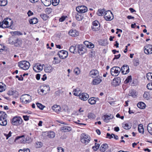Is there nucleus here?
Segmentation results:
<instances>
[{
	"label": "nucleus",
	"instance_id": "nucleus-55",
	"mask_svg": "<svg viewBox=\"0 0 152 152\" xmlns=\"http://www.w3.org/2000/svg\"><path fill=\"white\" fill-rule=\"evenodd\" d=\"M134 64L137 66L139 65V61L138 60H134L133 61Z\"/></svg>",
	"mask_w": 152,
	"mask_h": 152
},
{
	"label": "nucleus",
	"instance_id": "nucleus-51",
	"mask_svg": "<svg viewBox=\"0 0 152 152\" xmlns=\"http://www.w3.org/2000/svg\"><path fill=\"white\" fill-rule=\"evenodd\" d=\"M147 88L148 89L152 90V82L148 84L147 85Z\"/></svg>",
	"mask_w": 152,
	"mask_h": 152
},
{
	"label": "nucleus",
	"instance_id": "nucleus-59",
	"mask_svg": "<svg viewBox=\"0 0 152 152\" xmlns=\"http://www.w3.org/2000/svg\"><path fill=\"white\" fill-rule=\"evenodd\" d=\"M62 109L63 111L65 112L66 111H68V107L67 105H64L63 106Z\"/></svg>",
	"mask_w": 152,
	"mask_h": 152
},
{
	"label": "nucleus",
	"instance_id": "nucleus-15",
	"mask_svg": "<svg viewBox=\"0 0 152 152\" xmlns=\"http://www.w3.org/2000/svg\"><path fill=\"white\" fill-rule=\"evenodd\" d=\"M23 120L20 117L15 116L13 117L12 121V122L16 124H22Z\"/></svg>",
	"mask_w": 152,
	"mask_h": 152
},
{
	"label": "nucleus",
	"instance_id": "nucleus-60",
	"mask_svg": "<svg viewBox=\"0 0 152 152\" xmlns=\"http://www.w3.org/2000/svg\"><path fill=\"white\" fill-rule=\"evenodd\" d=\"M52 4L54 6L57 5V0H52Z\"/></svg>",
	"mask_w": 152,
	"mask_h": 152
},
{
	"label": "nucleus",
	"instance_id": "nucleus-25",
	"mask_svg": "<svg viewBox=\"0 0 152 152\" xmlns=\"http://www.w3.org/2000/svg\"><path fill=\"white\" fill-rule=\"evenodd\" d=\"M20 138L21 139L20 140V142L21 143H25L26 142L27 140L24 137V135H22L21 136L17 137L15 138V140H18Z\"/></svg>",
	"mask_w": 152,
	"mask_h": 152
},
{
	"label": "nucleus",
	"instance_id": "nucleus-26",
	"mask_svg": "<svg viewBox=\"0 0 152 152\" xmlns=\"http://www.w3.org/2000/svg\"><path fill=\"white\" fill-rule=\"evenodd\" d=\"M84 44L89 48H93L94 47V45L93 43L87 41H84Z\"/></svg>",
	"mask_w": 152,
	"mask_h": 152
},
{
	"label": "nucleus",
	"instance_id": "nucleus-58",
	"mask_svg": "<svg viewBox=\"0 0 152 152\" xmlns=\"http://www.w3.org/2000/svg\"><path fill=\"white\" fill-rule=\"evenodd\" d=\"M113 134H110L108 133L107 134V136L106 138H108L110 139H111L113 137Z\"/></svg>",
	"mask_w": 152,
	"mask_h": 152
},
{
	"label": "nucleus",
	"instance_id": "nucleus-21",
	"mask_svg": "<svg viewBox=\"0 0 152 152\" xmlns=\"http://www.w3.org/2000/svg\"><path fill=\"white\" fill-rule=\"evenodd\" d=\"M121 79L119 77L115 78L113 80L112 84L116 86L119 85L121 83Z\"/></svg>",
	"mask_w": 152,
	"mask_h": 152
},
{
	"label": "nucleus",
	"instance_id": "nucleus-28",
	"mask_svg": "<svg viewBox=\"0 0 152 152\" xmlns=\"http://www.w3.org/2000/svg\"><path fill=\"white\" fill-rule=\"evenodd\" d=\"M73 15H75V18L78 21H80L82 20L83 18V16L79 15L77 13L75 12H74L73 13Z\"/></svg>",
	"mask_w": 152,
	"mask_h": 152
},
{
	"label": "nucleus",
	"instance_id": "nucleus-8",
	"mask_svg": "<svg viewBox=\"0 0 152 152\" xmlns=\"http://www.w3.org/2000/svg\"><path fill=\"white\" fill-rule=\"evenodd\" d=\"M91 28L94 31H98L100 29V25L98 21L95 20L93 22Z\"/></svg>",
	"mask_w": 152,
	"mask_h": 152
},
{
	"label": "nucleus",
	"instance_id": "nucleus-54",
	"mask_svg": "<svg viewBox=\"0 0 152 152\" xmlns=\"http://www.w3.org/2000/svg\"><path fill=\"white\" fill-rule=\"evenodd\" d=\"M67 18V16H63L61 17V18L59 19V21L60 22H63L64 21L66 18Z\"/></svg>",
	"mask_w": 152,
	"mask_h": 152
},
{
	"label": "nucleus",
	"instance_id": "nucleus-64",
	"mask_svg": "<svg viewBox=\"0 0 152 152\" xmlns=\"http://www.w3.org/2000/svg\"><path fill=\"white\" fill-rule=\"evenodd\" d=\"M5 46L3 45L0 44V52L1 50H4L5 49Z\"/></svg>",
	"mask_w": 152,
	"mask_h": 152
},
{
	"label": "nucleus",
	"instance_id": "nucleus-30",
	"mask_svg": "<svg viewBox=\"0 0 152 152\" xmlns=\"http://www.w3.org/2000/svg\"><path fill=\"white\" fill-rule=\"evenodd\" d=\"M30 24H35L38 22V20L37 18H34L32 19H30L29 21Z\"/></svg>",
	"mask_w": 152,
	"mask_h": 152
},
{
	"label": "nucleus",
	"instance_id": "nucleus-47",
	"mask_svg": "<svg viewBox=\"0 0 152 152\" xmlns=\"http://www.w3.org/2000/svg\"><path fill=\"white\" fill-rule=\"evenodd\" d=\"M18 152H30V150L28 148H24L23 149H20Z\"/></svg>",
	"mask_w": 152,
	"mask_h": 152
},
{
	"label": "nucleus",
	"instance_id": "nucleus-57",
	"mask_svg": "<svg viewBox=\"0 0 152 152\" xmlns=\"http://www.w3.org/2000/svg\"><path fill=\"white\" fill-rule=\"evenodd\" d=\"M57 105L55 104L53 105L52 107V110L56 112L57 111Z\"/></svg>",
	"mask_w": 152,
	"mask_h": 152
},
{
	"label": "nucleus",
	"instance_id": "nucleus-11",
	"mask_svg": "<svg viewBox=\"0 0 152 152\" xmlns=\"http://www.w3.org/2000/svg\"><path fill=\"white\" fill-rule=\"evenodd\" d=\"M76 10L79 13H84L87 11V8L85 6L82 5L77 7Z\"/></svg>",
	"mask_w": 152,
	"mask_h": 152
},
{
	"label": "nucleus",
	"instance_id": "nucleus-36",
	"mask_svg": "<svg viewBox=\"0 0 152 152\" xmlns=\"http://www.w3.org/2000/svg\"><path fill=\"white\" fill-rule=\"evenodd\" d=\"M52 68L50 66H47L45 69V72H50L52 71Z\"/></svg>",
	"mask_w": 152,
	"mask_h": 152
},
{
	"label": "nucleus",
	"instance_id": "nucleus-43",
	"mask_svg": "<svg viewBox=\"0 0 152 152\" xmlns=\"http://www.w3.org/2000/svg\"><path fill=\"white\" fill-rule=\"evenodd\" d=\"M76 49V45L75 46H70L69 48V51H70L73 53H74L75 51V50Z\"/></svg>",
	"mask_w": 152,
	"mask_h": 152
},
{
	"label": "nucleus",
	"instance_id": "nucleus-13",
	"mask_svg": "<svg viewBox=\"0 0 152 152\" xmlns=\"http://www.w3.org/2000/svg\"><path fill=\"white\" fill-rule=\"evenodd\" d=\"M50 90V88L49 86L44 87L43 88L40 89V94L44 95L48 93Z\"/></svg>",
	"mask_w": 152,
	"mask_h": 152
},
{
	"label": "nucleus",
	"instance_id": "nucleus-33",
	"mask_svg": "<svg viewBox=\"0 0 152 152\" xmlns=\"http://www.w3.org/2000/svg\"><path fill=\"white\" fill-rule=\"evenodd\" d=\"M138 129L139 132L141 133H143L144 129L142 124H139Z\"/></svg>",
	"mask_w": 152,
	"mask_h": 152
},
{
	"label": "nucleus",
	"instance_id": "nucleus-46",
	"mask_svg": "<svg viewBox=\"0 0 152 152\" xmlns=\"http://www.w3.org/2000/svg\"><path fill=\"white\" fill-rule=\"evenodd\" d=\"M147 129L149 132L152 134V124H148Z\"/></svg>",
	"mask_w": 152,
	"mask_h": 152
},
{
	"label": "nucleus",
	"instance_id": "nucleus-56",
	"mask_svg": "<svg viewBox=\"0 0 152 152\" xmlns=\"http://www.w3.org/2000/svg\"><path fill=\"white\" fill-rule=\"evenodd\" d=\"M136 93L134 91H132L130 93V95L133 97H134L136 96Z\"/></svg>",
	"mask_w": 152,
	"mask_h": 152
},
{
	"label": "nucleus",
	"instance_id": "nucleus-7",
	"mask_svg": "<svg viewBox=\"0 0 152 152\" xmlns=\"http://www.w3.org/2000/svg\"><path fill=\"white\" fill-rule=\"evenodd\" d=\"M78 52L80 55H83L87 52L86 47L82 45H77Z\"/></svg>",
	"mask_w": 152,
	"mask_h": 152
},
{
	"label": "nucleus",
	"instance_id": "nucleus-35",
	"mask_svg": "<svg viewBox=\"0 0 152 152\" xmlns=\"http://www.w3.org/2000/svg\"><path fill=\"white\" fill-rule=\"evenodd\" d=\"M62 130L64 132H66L70 131L71 130V128L68 126H63L62 128Z\"/></svg>",
	"mask_w": 152,
	"mask_h": 152
},
{
	"label": "nucleus",
	"instance_id": "nucleus-2",
	"mask_svg": "<svg viewBox=\"0 0 152 152\" xmlns=\"http://www.w3.org/2000/svg\"><path fill=\"white\" fill-rule=\"evenodd\" d=\"M80 140L83 144L87 145L89 143L91 140V138L88 135L85 133H83L80 136Z\"/></svg>",
	"mask_w": 152,
	"mask_h": 152
},
{
	"label": "nucleus",
	"instance_id": "nucleus-42",
	"mask_svg": "<svg viewBox=\"0 0 152 152\" xmlns=\"http://www.w3.org/2000/svg\"><path fill=\"white\" fill-rule=\"evenodd\" d=\"M7 0H1L0 1V6H4L7 4Z\"/></svg>",
	"mask_w": 152,
	"mask_h": 152
},
{
	"label": "nucleus",
	"instance_id": "nucleus-49",
	"mask_svg": "<svg viewBox=\"0 0 152 152\" xmlns=\"http://www.w3.org/2000/svg\"><path fill=\"white\" fill-rule=\"evenodd\" d=\"M132 80V77L131 76H129L128 77L126 78V79L125 80L124 83H127L129 82H131Z\"/></svg>",
	"mask_w": 152,
	"mask_h": 152
},
{
	"label": "nucleus",
	"instance_id": "nucleus-62",
	"mask_svg": "<svg viewBox=\"0 0 152 152\" xmlns=\"http://www.w3.org/2000/svg\"><path fill=\"white\" fill-rule=\"evenodd\" d=\"M58 152H64V149L61 147H58Z\"/></svg>",
	"mask_w": 152,
	"mask_h": 152
},
{
	"label": "nucleus",
	"instance_id": "nucleus-10",
	"mask_svg": "<svg viewBox=\"0 0 152 152\" xmlns=\"http://www.w3.org/2000/svg\"><path fill=\"white\" fill-rule=\"evenodd\" d=\"M58 55L60 58L64 59L67 57L68 53L67 51L64 50H61L58 51Z\"/></svg>",
	"mask_w": 152,
	"mask_h": 152
},
{
	"label": "nucleus",
	"instance_id": "nucleus-14",
	"mask_svg": "<svg viewBox=\"0 0 152 152\" xmlns=\"http://www.w3.org/2000/svg\"><path fill=\"white\" fill-rule=\"evenodd\" d=\"M22 98L23 99L22 102L25 103L29 102L30 101L29 99H31V96L28 94L23 95Z\"/></svg>",
	"mask_w": 152,
	"mask_h": 152
},
{
	"label": "nucleus",
	"instance_id": "nucleus-37",
	"mask_svg": "<svg viewBox=\"0 0 152 152\" xmlns=\"http://www.w3.org/2000/svg\"><path fill=\"white\" fill-rule=\"evenodd\" d=\"M123 127L125 129L128 130L130 129L132 125L131 124H123Z\"/></svg>",
	"mask_w": 152,
	"mask_h": 152
},
{
	"label": "nucleus",
	"instance_id": "nucleus-9",
	"mask_svg": "<svg viewBox=\"0 0 152 152\" xmlns=\"http://www.w3.org/2000/svg\"><path fill=\"white\" fill-rule=\"evenodd\" d=\"M102 120L104 122L107 123L110 120L114 118V116L113 115H105L102 116Z\"/></svg>",
	"mask_w": 152,
	"mask_h": 152
},
{
	"label": "nucleus",
	"instance_id": "nucleus-53",
	"mask_svg": "<svg viewBox=\"0 0 152 152\" xmlns=\"http://www.w3.org/2000/svg\"><path fill=\"white\" fill-rule=\"evenodd\" d=\"M144 98L148 99L149 98V94L148 92H145L143 94Z\"/></svg>",
	"mask_w": 152,
	"mask_h": 152
},
{
	"label": "nucleus",
	"instance_id": "nucleus-20",
	"mask_svg": "<svg viewBox=\"0 0 152 152\" xmlns=\"http://www.w3.org/2000/svg\"><path fill=\"white\" fill-rule=\"evenodd\" d=\"M99 72L96 69H93L91 70L89 73V75L92 77L99 75Z\"/></svg>",
	"mask_w": 152,
	"mask_h": 152
},
{
	"label": "nucleus",
	"instance_id": "nucleus-32",
	"mask_svg": "<svg viewBox=\"0 0 152 152\" xmlns=\"http://www.w3.org/2000/svg\"><path fill=\"white\" fill-rule=\"evenodd\" d=\"M105 13V12L104 9H99L97 12V15L99 16L102 15Z\"/></svg>",
	"mask_w": 152,
	"mask_h": 152
},
{
	"label": "nucleus",
	"instance_id": "nucleus-38",
	"mask_svg": "<svg viewBox=\"0 0 152 152\" xmlns=\"http://www.w3.org/2000/svg\"><path fill=\"white\" fill-rule=\"evenodd\" d=\"M42 3H45L46 4H44L46 6H49L51 4L50 0H41Z\"/></svg>",
	"mask_w": 152,
	"mask_h": 152
},
{
	"label": "nucleus",
	"instance_id": "nucleus-5",
	"mask_svg": "<svg viewBox=\"0 0 152 152\" xmlns=\"http://www.w3.org/2000/svg\"><path fill=\"white\" fill-rule=\"evenodd\" d=\"M104 17L105 19L107 21H110L113 18V14L110 10H108L105 12Z\"/></svg>",
	"mask_w": 152,
	"mask_h": 152
},
{
	"label": "nucleus",
	"instance_id": "nucleus-50",
	"mask_svg": "<svg viewBox=\"0 0 152 152\" xmlns=\"http://www.w3.org/2000/svg\"><path fill=\"white\" fill-rule=\"evenodd\" d=\"M42 145V143L41 142H36L35 144V147L36 148H41Z\"/></svg>",
	"mask_w": 152,
	"mask_h": 152
},
{
	"label": "nucleus",
	"instance_id": "nucleus-12",
	"mask_svg": "<svg viewBox=\"0 0 152 152\" xmlns=\"http://www.w3.org/2000/svg\"><path fill=\"white\" fill-rule=\"evenodd\" d=\"M43 69V66L41 64L39 63L36 64L33 67L34 70L36 72H40Z\"/></svg>",
	"mask_w": 152,
	"mask_h": 152
},
{
	"label": "nucleus",
	"instance_id": "nucleus-63",
	"mask_svg": "<svg viewBox=\"0 0 152 152\" xmlns=\"http://www.w3.org/2000/svg\"><path fill=\"white\" fill-rule=\"evenodd\" d=\"M14 34L15 35H22V34L19 31H15L14 32Z\"/></svg>",
	"mask_w": 152,
	"mask_h": 152
},
{
	"label": "nucleus",
	"instance_id": "nucleus-45",
	"mask_svg": "<svg viewBox=\"0 0 152 152\" xmlns=\"http://www.w3.org/2000/svg\"><path fill=\"white\" fill-rule=\"evenodd\" d=\"M88 117L89 118L91 119H93L96 117L95 115L92 113H89L88 115Z\"/></svg>",
	"mask_w": 152,
	"mask_h": 152
},
{
	"label": "nucleus",
	"instance_id": "nucleus-4",
	"mask_svg": "<svg viewBox=\"0 0 152 152\" xmlns=\"http://www.w3.org/2000/svg\"><path fill=\"white\" fill-rule=\"evenodd\" d=\"M121 70L120 68L118 66H114L111 69L110 73L113 76H116L119 74Z\"/></svg>",
	"mask_w": 152,
	"mask_h": 152
},
{
	"label": "nucleus",
	"instance_id": "nucleus-23",
	"mask_svg": "<svg viewBox=\"0 0 152 152\" xmlns=\"http://www.w3.org/2000/svg\"><path fill=\"white\" fill-rule=\"evenodd\" d=\"M108 148V146L107 144H103L101 145L100 148V151L102 152H107L106 151Z\"/></svg>",
	"mask_w": 152,
	"mask_h": 152
},
{
	"label": "nucleus",
	"instance_id": "nucleus-24",
	"mask_svg": "<svg viewBox=\"0 0 152 152\" xmlns=\"http://www.w3.org/2000/svg\"><path fill=\"white\" fill-rule=\"evenodd\" d=\"M99 100L98 98H96L94 97H92L90 98L88 101L89 103L91 104H94L96 103V101Z\"/></svg>",
	"mask_w": 152,
	"mask_h": 152
},
{
	"label": "nucleus",
	"instance_id": "nucleus-39",
	"mask_svg": "<svg viewBox=\"0 0 152 152\" xmlns=\"http://www.w3.org/2000/svg\"><path fill=\"white\" fill-rule=\"evenodd\" d=\"M40 16L44 20H47L48 18V15L46 14L43 13L40 14Z\"/></svg>",
	"mask_w": 152,
	"mask_h": 152
},
{
	"label": "nucleus",
	"instance_id": "nucleus-40",
	"mask_svg": "<svg viewBox=\"0 0 152 152\" xmlns=\"http://www.w3.org/2000/svg\"><path fill=\"white\" fill-rule=\"evenodd\" d=\"M55 136V134L53 132H48V136L50 138H53Z\"/></svg>",
	"mask_w": 152,
	"mask_h": 152
},
{
	"label": "nucleus",
	"instance_id": "nucleus-19",
	"mask_svg": "<svg viewBox=\"0 0 152 152\" xmlns=\"http://www.w3.org/2000/svg\"><path fill=\"white\" fill-rule=\"evenodd\" d=\"M68 34L69 35L72 37H77L79 35V33L76 30L72 29L70 30Z\"/></svg>",
	"mask_w": 152,
	"mask_h": 152
},
{
	"label": "nucleus",
	"instance_id": "nucleus-1",
	"mask_svg": "<svg viewBox=\"0 0 152 152\" xmlns=\"http://www.w3.org/2000/svg\"><path fill=\"white\" fill-rule=\"evenodd\" d=\"M13 24L12 20L9 18L4 19L2 22H0V27L3 28H9Z\"/></svg>",
	"mask_w": 152,
	"mask_h": 152
},
{
	"label": "nucleus",
	"instance_id": "nucleus-44",
	"mask_svg": "<svg viewBox=\"0 0 152 152\" xmlns=\"http://www.w3.org/2000/svg\"><path fill=\"white\" fill-rule=\"evenodd\" d=\"M74 72L75 74L78 75L80 73V70L78 67H77L74 69Z\"/></svg>",
	"mask_w": 152,
	"mask_h": 152
},
{
	"label": "nucleus",
	"instance_id": "nucleus-31",
	"mask_svg": "<svg viewBox=\"0 0 152 152\" xmlns=\"http://www.w3.org/2000/svg\"><path fill=\"white\" fill-rule=\"evenodd\" d=\"M73 94L75 96H79L80 94V91L79 88H77L73 90Z\"/></svg>",
	"mask_w": 152,
	"mask_h": 152
},
{
	"label": "nucleus",
	"instance_id": "nucleus-16",
	"mask_svg": "<svg viewBox=\"0 0 152 152\" xmlns=\"http://www.w3.org/2000/svg\"><path fill=\"white\" fill-rule=\"evenodd\" d=\"M2 114L0 117V121H1L2 124H7V121L6 119V117L7 116V115L5 112ZM0 124H1L0 122Z\"/></svg>",
	"mask_w": 152,
	"mask_h": 152
},
{
	"label": "nucleus",
	"instance_id": "nucleus-52",
	"mask_svg": "<svg viewBox=\"0 0 152 152\" xmlns=\"http://www.w3.org/2000/svg\"><path fill=\"white\" fill-rule=\"evenodd\" d=\"M12 134V132L11 131H10L8 134H4V135L6 137V139H8V138L11 136Z\"/></svg>",
	"mask_w": 152,
	"mask_h": 152
},
{
	"label": "nucleus",
	"instance_id": "nucleus-34",
	"mask_svg": "<svg viewBox=\"0 0 152 152\" xmlns=\"http://www.w3.org/2000/svg\"><path fill=\"white\" fill-rule=\"evenodd\" d=\"M6 89V86L2 83H0V92H2Z\"/></svg>",
	"mask_w": 152,
	"mask_h": 152
},
{
	"label": "nucleus",
	"instance_id": "nucleus-22",
	"mask_svg": "<svg viewBox=\"0 0 152 152\" xmlns=\"http://www.w3.org/2000/svg\"><path fill=\"white\" fill-rule=\"evenodd\" d=\"M11 44L12 45H14L15 47H18L22 45V42L17 39L15 40L14 41H13Z\"/></svg>",
	"mask_w": 152,
	"mask_h": 152
},
{
	"label": "nucleus",
	"instance_id": "nucleus-29",
	"mask_svg": "<svg viewBox=\"0 0 152 152\" xmlns=\"http://www.w3.org/2000/svg\"><path fill=\"white\" fill-rule=\"evenodd\" d=\"M145 104L142 102H139L137 104V107L140 109H144L145 107Z\"/></svg>",
	"mask_w": 152,
	"mask_h": 152
},
{
	"label": "nucleus",
	"instance_id": "nucleus-18",
	"mask_svg": "<svg viewBox=\"0 0 152 152\" xmlns=\"http://www.w3.org/2000/svg\"><path fill=\"white\" fill-rule=\"evenodd\" d=\"M79 97L80 99L83 101H86L89 97V96L87 93H83L79 95Z\"/></svg>",
	"mask_w": 152,
	"mask_h": 152
},
{
	"label": "nucleus",
	"instance_id": "nucleus-61",
	"mask_svg": "<svg viewBox=\"0 0 152 152\" xmlns=\"http://www.w3.org/2000/svg\"><path fill=\"white\" fill-rule=\"evenodd\" d=\"M52 11V10L51 8H47L46 10V12L47 13L49 14Z\"/></svg>",
	"mask_w": 152,
	"mask_h": 152
},
{
	"label": "nucleus",
	"instance_id": "nucleus-27",
	"mask_svg": "<svg viewBox=\"0 0 152 152\" xmlns=\"http://www.w3.org/2000/svg\"><path fill=\"white\" fill-rule=\"evenodd\" d=\"M101 81L102 80L99 78H96L93 80L92 81V83L94 85H97L100 83Z\"/></svg>",
	"mask_w": 152,
	"mask_h": 152
},
{
	"label": "nucleus",
	"instance_id": "nucleus-17",
	"mask_svg": "<svg viewBox=\"0 0 152 152\" xmlns=\"http://www.w3.org/2000/svg\"><path fill=\"white\" fill-rule=\"evenodd\" d=\"M122 72L123 74H126L129 72V66L127 65H123L121 68Z\"/></svg>",
	"mask_w": 152,
	"mask_h": 152
},
{
	"label": "nucleus",
	"instance_id": "nucleus-48",
	"mask_svg": "<svg viewBox=\"0 0 152 152\" xmlns=\"http://www.w3.org/2000/svg\"><path fill=\"white\" fill-rule=\"evenodd\" d=\"M36 104L37 106V107L41 110H43V108L45 107V106L42 105V104L39 103H37Z\"/></svg>",
	"mask_w": 152,
	"mask_h": 152
},
{
	"label": "nucleus",
	"instance_id": "nucleus-6",
	"mask_svg": "<svg viewBox=\"0 0 152 152\" xmlns=\"http://www.w3.org/2000/svg\"><path fill=\"white\" fill-rule=\"evenodd\" d=\"M144 53L146 54H152V45L150 44H147L144 47Z\"/></svg>",
	"mask_w": 152,
	"mask_h": 152
},
{
	"label": "nucleus",
	"instance_id": "nucleus-41",
	"mask_svg": "<svg viewBox=\"0 0 152 152\" xmlns=\"http://www.w3.org/2000/svg\"><path fill=\"white\" fill-rule=\"evenodd\" d=\"M100 146L99 144L95 143V145L92 147V148L94 151H96L99 148Z\"/></svg>",
	"mask_w": 152,
	"mask_h": 152
},
{
	"label": "nucleus",
	"instance_id": "nucleus-3",
	"mask_svg": "<svg viewBox=\"0 0 152 152\" xmlns=\"http://www.w3.org/2000/svg\"><path fill=\"white\" fill-rule=\"evenodd\" d=\"M18 66L21 69L24 70H28L30 67L29 62L26 61H23L18 63Z\"/></svg>",
	"mask_w": 152,
	"mask_h": 152
}]
</instances>
